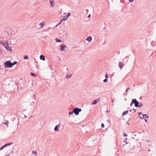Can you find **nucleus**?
Listing matches in <instances>:
<instances>
[{
  "label": "nucleus",
  "instance_id": "nucleus-11",
  "mask_svg": "<svg viewBox=\"0 0 156 156\" xmlns=\"http://www.w3.org/2000/svg\"><path fill=\"white\" fill-rule=\"evenodd\" d=\"M65 47L64 45H62L61 46V51H65Z\"/></svg>",
  "mask_w": 156,
  "mask_h": 156
},
{
  "label": "nucleus",
  "instance_id": "nucleus-29",
  "mask_svg": "<svg viewBox=\"0 0 156 156\" xmlns=\"http://www.w3.org/2000/svg\"><path fill=\"white\" fill-rule=\"evenodd\" d=\"M73 113H74V112H73H73H71V111L69 113V115H73Z\"/></svg>",
  "mask_w": 156,
  "mask_h": 156
},
{
  "label": "nucleus",
  "instance_id": "nucleus-56",
  "mask_svg": "<svg viewBox=\"0 0 156 156\" xmlns=\"http://www.w3.org/2000/svg\"><path fill=\"white\" fill-rule=\"evenodd\" d=\"M50 27H49V28H48V29H50Z\"/></svg>",
  "mask_w": 156,
  "mask_h": 156
},
{
  "label": "nucleus",
  "instance_id": "nucleus-34",
  "mask_svg": "<svg viewBox=\"0 0 156 156\" xmlns=\"http://www.w3.org/2000/svg\"><path fill=\"white\" fill-rule=\"evenodd\" d=\"M62 20H61V21L58 23V24H57L56 26V27H57V26L58 25L62 23Z\"/></svg>",
  "mask_w": 156,
  "mask_h": 156
},
{
  "label": "nucleus",
  "instance_id": "nucleus-19",
  "mask_svg": "<svg viewBox=\"0 0 156 156\" xmlns=\"http://www.w3.org/2000/svg\"><path fill=\"white\" fill-rule=\"evenodd\" d=\"M55 41H56V42H60L62 41V40H59L57 38H56L55 39Z\"/></svg>",
  "mask_w": 156,
  "mask_h": 156
},
{
  "label": "nucleus",
  "instance_id": "nucleus-32",
  "mask_svg": "<svg viewBox=\"0 0 156 156\" xmlns=\"http://www.w3.org/2000/svg\"><path fill=\"white\" fill-rule=\"evenodd\" d=\"M107 81V79L106 78L103 81V82H106Z\"/></svg>",
  "mask_w": 156,
  "mask_h": 156
},
{
  "label": "nucleus",
  "instance_id": "nucleus-18",
  "mask_svg": "<svg viewBox=\"0 0 156 156\" xmlns=\"http://www.w3.org/2000/svg\"><path fill=\"white\" fill-rule=\"evenodd\" d=\"M9 123L8 121H6L5 122V123H3L5 125L7 126H8V124Z\"/></svg>",
  "mask_w": 156,
  "mask_h": 156
},
{
  "label": "nucleus",
  "instance_id": "nucleus-10",
  "mask_svg": "<svg viewBox=\"0 0 156 156\" xmlns=\"http://www.w3.org/2000/svg\"><path fill=\"white\" fill-rule=\"evenodd\" d=\"M30 105L32 108H34L35 107V103L34 102H32L30 103Z\"/></svg>",
  "mask_w": 156,
  "mask_h": 156
},
{
  "label": "nucleus",
  "instance_id": "nucleus-35",
  "mask_svg": "<svg viewBox=\"0 0 156 156\" xmlns=\"http://www.w3.org/2000/svg\"><path fill=\"white\" fill-rule=\"evenodd\" d=\"M69 17L71 15V14L70 13H68V14H67V15Z\"/></svg>",
  "mask_w": 156,
  "mask_h": 156
},
{
  "label": "nucleus",
  "instance_id": "nucleus-13",
  "mask_svg": "<svg viewBox=\"0 0 156 156\" xmlns=\"http://www.w3.org/2000/svg\"><path fill=\"white\" fill-rule=\"evenodd\" d=\"M92 40V37L90 36L88 37L86 39V40L89 41V42H90Z\"/></svg>",
  "mask_w": 156,
  "mask_h": 156
},
{
  "label": "nucleus",
  "instance_id": "nucleus-15",
  "mask_svg": "<svg viewBox=\"0 0 156 156\" xmlns=\"http://www.w3.org/2000/svg\"><path fill=\"white\" fill-rule=\"evenodd\" d=\"M12 144V143L11 142V143L6 144L4 145H5V147H7V146H9Z\"/></svg>",
  "mask_w": 156,
  "mask_h": 156
},
{
  "label": "nucleus",
  "instance_id": "nucleus-24",
  "mask_svg": "<svg viewBox=\"0 0 156 156\" xmlns=\"http://www.w3.org/2000/svg\"><path fill=\"white\" fill-rule=\"evenodd\" d=\"M28 57L27 55H25L23 57V58L25 59H27L28 58Z\"/></svg>",
  "mask_w": 156,
  "mask_h": 156
},
{
  "label": "nucleus",
  "instance_id": "nucleus-9",
  "mask_svg": "<svg viewBox=\"0 0 156 156\" xmlns=\"http://www.w3.org/2000/svg\"><path fill=\"white\" fill-rule=\"evenodd\" d=\"M99 99H96L93 101V102H92V104L93 105H95L99 102Z\"/></svg>",
  "mask_w": 156,
  "mask_h": 156
},
{
  "label": "nucleus",
  "instance_id": "nucleus-28",
  "mask_svg": "<svg viewBox=\"0 0 156 156\" xmlns=\"http://www.w3.org/2000/svg\"><path fill=\"white\" fill-rule=\"evenodd\" d=\"M51 7H53L55 6V5L53 3H52V4H51Z\"/></svg>",
  "mask_w": 156,
  "mask_h": 156
},
{
  "label": "nucleus",
  "instance_id": "nucleus-25",
  "mask_svg": "<svg viewBox=\"0 0 156 156\" xmlns=\"http://www.w3.org/2000/svg\"><path fill=\"white\" fill-rule=\"evenodd\" d=\"M105 77L107 79L108 77V75L107 73H106L105 75Z\"/></svg>",
  "mask_w": 156,
  "mask_h": 156
},
{
  "label": "nucleus",
  "instance_id": "nucleus-49",
  "mask_svg": "<svg viewBox=\"0 0 156 156\" xmlns=\"http://www.w3.org/2000/svg\"><path fill=\"white\" fill-rule=\"evenodd\" d=\"M129 111H130V112H131V110H129Z\"/></svg>",
  "mask_w": 156,
  "mask_h": 156
},
{
  "label": "nucleus",
  "instance_id": "nucleus-48",
  "mask_svg": "<svg viewBox=\"0 0 156 156\" xmlns=\"http://www.w3.org/2000/svg\"><path fill=\"white\" fill-rule=\"evenodd\" d=\"M112 103H113V100H112Z\"/></svg>",
  "mask_w": 156,
  "mask_h": 156
},
{
  "label": "nucleus",
  "instance_id": "nucleus-46",
  "mask_svg": "<svg viewBox=\"0 0 156 156\" xmlns=\"http://www.w3.org/2000/svg\"><path fill=\"white\" fill-rule=\"evenodd\" d=\"M126 144H128L127 142L126 141Z\"/></svg>",
  "mask_w": 156,
  "mask_h": 156
},
{
  "label": "nucleus",
  "instance_id": "nucleus-33",
  "mask_svg": "<svg viewBox=\"0 0 156 156\" xmlns=\"http://www.w3.org/2000/svg\"><path fill=\"white\" fill-rule=\"evenodd\" d=\"M143 104L141 103H140V105H139V106H138V107H141L143 106Z\"/></svg>",
  "mask_w": 156,
  "mask_h": 156
},
{
  "label": "nucleus",
  "instance_id": "nucleus-37",
  "mask_svg": "<svg viewBox=\"0 0 156 156\" xmlns=\"http://www.w3.org/2000/svg\"><path fill=\"white\" fill-rule=\"evenodd\" d=\"M123 135H124V136H127V134H123Z\"/></svg>",
  "mask_w": 156,
  "mask_h": 156
},
{
  "label": "nucleus",
  "instance_id": "nucleus-36",
  "mask_svg": "<svg viewBox=\"0 0 156 156\" xmlns=\"http://www.w3.org/2000/svg\"><path fill=\"white\" fill-rule=\"evenodd\" d=\"M104 126H104V124L103 123H102V124H101V127H104Z\"/></svg>",
  "mask_w": 156,
  "mask_h": 156
},
{
  "label": "nucleus",
  "instance_id": "nucleus-3",
  "mask_svg": "<svg viewBox=\"0 0 156 156\" xmlns=\"http://www.w3.org/2000/svg\"><path fill=\"white\" fill-rule=\"evenodd\" d=\"M37 123L38 125H37V127L38 129H41L44 124V121L42 120L38 121L37 122Z\"/></svg>",
  "mask_w": 156,
  "mask_h": 156
},
{
  "label": "nucleus",
  "instance_id": "nucleus-17",
  "mask_svg": "<svg viewBox=\"0 0 156 156\" xmlns=\"http://www.w3.org/2000/svg\"><path fill=\"white\" fill-rule=\"evenodd\" d=\"M128 111H124L122 113V115H125L126 114L128 113Z\"/></svg>",
  "mask_w": 156,
  "mask_h": 156
},
{
  "label": "nucleus",
  "instance_id": "nucleus-30",
  "mask_svg": "<svg viewBox=\"0 0 156 156\" xmlns=\"http://www.w3.org/2000/svg\"><path fill=\"white\" fill-rule=\"evenodd\" d=\"M54 2V0H50V2L51 4H52V3H53Z\"/></svg>",
  "mask_w": 156,
  "mask_h": 156
},
{
  "label": "nucleus",
  "instance_id": "nucleus-51",
  "mask_svg": "<svg viewBox=\"0 0 156 156\" xmlns=\"http://www.w3.org/2000/svg\"><path fill=\"white\" fill-rule=\"evenodd\" d=\"M126 140H127V138H126Z\"/></svg>",
  "mask_w": 156,
  "mask_h": 156
},
{
  "label": "nucleus",
  "instance_id": "nucleus-47",
  "mask_svg": "<svg viewBox=\"0 0 156 156\" xmlns=\"http://www.w3.org/2000/svg\"><path fill=\"white\" fill-rule=\"evenodd\" d=\"M151 151V150L150 149H149V150H148V151Z\"/></svg>",
  "mask_w": 156,
  "mask_h": 156
},
{
  "label": "nucleus",
  "instance_id": "nucleus-40",
  "mask_svg": "<svg viewBox=\"0 0 156 156\" xmlns=\"http://www.w3.org/2000/svg\"><path fill=\"white\" fill-rule=\"evenodd\" d=\"M66 17H67V19H68V18L69 17V16L67 15H66Z\"/></svg>",
  "mask_w": 156,
  "mask_h": 156
},
{
  "label": "nucleus",
  "instance_id": "nucleus-43",
  "mask_svg": "<svg viewBox=\"0 0 156 156\" xmlns=\"http://www.w3.org/2000/svg\"><path fill=\"white\" fill-rule=\"evenodd\" d=\"M141 114V112H140V113H139V115H140Z\"/></svg>",
  "mask_w": 156,
  "mask_h": 156
},
{
  "label": "nucleus",
  "instance_id": "nucleus-16",
  "mask_svg": "<svg viewBox=\"0 0 156 156\" xmlns=\"http://www.w3.org/2000/svg\"><path fill=\"white\" fill-rule=\"evenodd\" d=\"M147 115L146 114H142V117H141V116H140V117L141 119H143L144 118V116H146Z\"/></svg>",
  "mask_w": 156,
  "mask_h": 156
},
{
  "label": "nucleus",
  "instance_id": "nucleus-54",
  "mask_svg": "<svg viewBox=\"0 0 156 156\" xmlns=\"http://www.w3.org/2000/svg\"><path fill=\"white\" fill-rule=\"evenodd\" d=\"M140 116H141V117H142V114L141 115H140Z\"/></svg>",
  "mask_w": 156,
  "mask_h": 156
},
{
  "label": "nucleus",
  "instance_id": "nucleus-52",
  "mask_svg": "<svg viewBox=\"0 0 156 156\" xmlns=\"http://www.w3.org/2000/svg\"><path fill=\"white\" fill-rule=\"evenodd\" d=\"M9 156V155H6V156Z\"/></svg>",
  "mask_w": 156,
  "mask_h": 156
},
{
  "label": "nucleus",
  "instance_id": "nucleus-12",
  "mask_svg": "<svg viewBox=\"0 0 156 156\" xmlns=\"http://www.w3.org/2000/svg\"><path fill=\"white\" fill-rule=\"evenodd\" d=\"M40 59L42 60L43 61H44L45 60L44 56L43 55H40Z\"/></svg>",
  "mask_w": 156,
  "mask_h": 156
},
{
  "label": "nucleus",
  "instance_id": "nucleus-38",
  "mask_svg": "<svg viewBox=\"0 0 156 156\" xmlns=\"http://www.w3.org/2000/svg\"><path fill=\"white\" fill-rule=\"evenodd\" d=\"M134 0H129V1L130 2H132Z\"/></svg>",
  "mask_w": 156,
  "mask_h": 156
},
{
  "label": "nucleus",
  "instance_id": "nucleus-21",
  "mask_svg": "<svg viewBox=\"0 0 156 156\" xmlns=\"http://www.w3.org/2000/svg\"><path fill=\"white\" fill-rule=\"evenodd\" d=\"M130 88H128V89H127L126 90L125 92V93L124 94H125V95H126L127 94V91H128V90Z\"/></svg>",
  "mask_w": 156,
  "mask_h": 156
},
{
  "label": "nucleus",
  "instance_id": "nucleus-27",
  "mask_svg": "<svg viewBox=\"0 0 156 156\" xmlns=\"http://www.w3.org/2000/svg\"><path fill=\"white\" fill-rule=\"evenodd\" d=\"M5 145H4L3 146L1 147L0 148V150H2L5 147Z\"/></svg>",
  "mask_w": 156,
  "mask_h": 156
},
{
  "label": "nucleus",
  "instance_id": "nucleus-5",
  "mask_svg": "<svg viewBox=\"0 0 156 156\" xmlns=\"http://www.w3.org/2000/svg\"><path fill=\"white\" fill-rule=\"evenodd\" d=\"M81 108H75L73 110V112L76 115H78L79 112H81Z\"/></svg>",
  "mask_w": 156,
  "mask_h": 156
},
{
  "label": "nucleus",
  "instance_id": "nucleus-42",
  "mask_svg": "<svg viewBox=\"0 0 156 156\" xmlns=\"http://www.w3.org/2000/svg\"><path fill=\"white\" fill-rule=\"evenodd\" d=\"M145 121H146V122H147V120L146 119H145Z\"/></svg>",
  "mask_w": 156,
  "mask_h": 156
},
{
  "label": "nucleus",
  "instance_id": "nucleus-53",
  "mask_svg": "<svg viewBox=\"0 0 156 156\" xmlns=\"http://www.w3.org/2000/svg\"><path fill=\"white\" fill-rule=\"evenodd\" d=\"M108 112H109V111H108Z\"/></svg>",
  "mask_w": 156,
  "mask_h": 156
},
{
  "label": "nucleus",
  "instance_id": "nucleus-1",
  "mask_svg": "<svg viewBox=\"0 0 156 156\" xmlns=\"http://www.w3.org/2000/svg\"><path fill=\"white\" fill-rule=\"evenodd\" d=\"M17 63V62L16 61H14L13 63H11L10 61L9 60L5 62L4 65L5 68H11L16 64Z\"/></svg>",
  "mask_w": 156,
  "mask_h": 156
},
{
  "label": "nucleus",
  "instance_id": "nucleus-2",
  "mask_svg": "<svg viewBox=\"0 0 156 156\" xmlns=\"http://www.w3.org/2000/svg\"><path fill=\"white\" fill-rule=\"evenodd\" d=\"M0 44H2L6 50L10 51H12L11 48L9 47L8 44L7 42H3L2 41H0Z\"/></svg>",
  "mask_w": 156,
  "mask_h": 156
},
{
  "label": "nucleus",
  "instance_id": "nucleus-23",
  "mask_svg": "<svg viewBox=\"0 0 156 156\" xmlns=\"http://www.w3.org/2000/svg\"><path fill=\"white\" fill-rule=\"evenodd\" d=\"M40 25L42 27L43 26L44 24V22H42V23H40Z\"/></svg>",
  "mask_w": 156,
  "mask_h": 156
},
{
  "label": "nucleus",
  "instance_id": "nucleus-31",
  "mask_svg": "<svg viewBox=\"0 0 156 156\" xmlns=\"http://www.w3.org/2000/svg\"><path fill=\"white\" fill-rule=\"evenodd\" d=\"M30 75H32V76H36V75L34 73H30Z\"/></svg>",
  "mask_w": 156,
  "mask_h": 156
},
{
  "label": "nucleus",
  "instance_id": "nucleus-55",
  "mask_svg": "<svg viewBox=\"0 0 156 156\" xmlns=\"http://www.w3.org/2000/svg\"><path fill=\"white\" fill-rule=\"evenodd\" d=\"M148 146H150V144H148Z\"/></svg>",
  "mask_w": 156,
  "mask_h": 156
},
{
  "label": "nucleus",
  "instance_id": "nucleus-26",
  "mask_svg": "<svg viewBox=\"0 0 156 156\" xmlns=\"http://www.w3.org/2000/svg\"><path fill=\"white\" fill-rule=\"evenodd\" d=\"M134 100H134V99H133L132 100V102H131V104H130V106H131L132 105H133V103H134Z\"/></svg>",
  "mask_w": 156,
  "mask_h": 156
},
{
  "label": "nucleus",
  "instance_id": "nucleus-50",
  "mask_svg": "<svg viewBox=\"0 0 156 156\" xmlns=\"http://www.w3.org/2000/svg\"><path fill=\"white\" fill-rule=\"evenodd\" d=\"M32 111H34V110H33H33H32Z\"/></svg>",
  "mask_w": 156,
  "mask_h": 156
},
{
  "label": "nucleus",
  "instance_id": "nucleus-41",
  "mask_svg": "<svg viewBox=\"0 0 156 156\" xmlns=\"http://www.w3.org/2000/svg\"><path fill=\"white\" fill-rule=\"evenodd\" d=\"M133 110L135 111V112H136V110L134 109H133Z\"/></svg>",
  "mask_w": 156,
  "mask_h": 156
},
{
  "label": "nucleus",
  "instance_id": "nucleus-22",
  "mask_svg": "<svg viewBox=\"0 0 156 156\" xmlns=\"http://www.w3.org/2000/svg\"><path fill=\"white\" fill-rule=\"evenodd\" d=\"M32 153L33 154H34L35 156L37 155V152L35 151H32Z\"/></svg>",
  "mask_w": 156,
  "mask_h": 156
},
{
  "label": "nucleus",
  "instance_id": "nucleus-6",
  "mask_svg": "<svg viewBox=\"0 0 156 156\" xmlns=\"http://www.w3.org/2000/svg\"><path fill=\"white\" fill-rule=\"evenodd\" d=\"M134 103L135 104V106L136 107H138V106H139V102L136 101V99H134Z\"/></svg>",
  "mask_w": 156,
  "mask_h": 156
},
{
  "label": "nucleus",
  "instance_id": "nucleus-4",
  "mask_svg": "<svg viewBox=\"0 0 156 156\" xmlns=\"http://www.w3.org/2000/svg\"><path fill=\"white\" fill-rule=\"evenodd\" d=\"M143 141L146 140L147 142H150V140L149 138V135L147 134H145L144 135V137L143 139Z\"/></svg>",
  "mask_w": 156,
  "mask_h": 156
},
{
  "label": "nucleus",
  "instance_id": "nucleus-44",
  "mask_svg": "<svg viewBox=\"0 0 156 156\" xmlns=\"http://www.w3.org/2000/svg\"><path fill=\"white\" fill-rule=\"evenodd\" d=\"M2 53V51L0 50V54Z\"/></svg>",
  "mask_w": 156,
  "mask_h": 156
},
{
  "label": "nucleus",
  "instance_id": "nucleus-14",
  "mask_svg": "<svg viewBox=\"0 0 156 156\" xmlns=\"http://www.w3.org/2000/svg\"><path fill=\"white\" fill-rule=\"evenodd\" d=\"M67 18L66 16H64L63 18L62 19V21H65L67 20Z\"/></svg>",
  "mask_w": 156,
  "mask_h": 156
},
{
  "label": "nucleus",
  "instance_id": "nucleus-20",
  "mask_svg": "<svg viewBox=\"0 0 156 156\" xmlns=\"http://www.w3.org/2000/svg\"><path fill=\"white\" fill-rule=\"evenodd\" d=\"M71 76V75L70 74H67L66 77L67 78H69Z\"/></svg>",
  "mask_w": 156,
  "mask_h": 156
},
{
  "label": "nucleus",
  "instance_id": "nucleus-45",
  "mask_svg": "<svg viewBox=\"0 0 156 156\" xmlns=\"http://www.w3.org/2000/svg\"><path fill=\"white\" fill-rule=\"evenodd\" d=\"M90 16V15L88 16V17H89Z\"/></svg>",
  "mask_w": 156,
  "mask_h": 156
},
{
  "label": "nucleus",
  "instance_id": "nucleus-8",
  "mask_svg": "<svg viewBox=\"0 0 156 156\" xmlns=\"http://www.w3.org/2000/svg\"><path fill=\"white\" fill-rule=\"evenodd\" d=\"M60 125L59 124L56 125L55 128L54 130L55 131H58L59 130V128Z\"/></svg>",
  "mask_w": 156,
  "mask_h": 156
},
{
  "label": "nucleus",
  "instance_id": "nucleus-39",
  "mask_svg": "<svg viewBox=\"0 0 156 156\" xmlns=\"http://www.w3.org/2000/svg\"><path fill=\"white\" fill-rule=\"evenodd\" d=\"M146 117H145V118L146 119H148V115H146Z\"/></svg>",
  "mask_w": 156,
  "mask_h": 156
},
{
  "label": "nucleus",
  "instance_id": "nucleus-57",
  "mask_svg": "<svg viewBox=\"0 0 156 156\" xmlns=\"http://www.w3.org/2000/svg\"><path fill=\"white\" fill-rule=\"evenodd\" d=\"M155 52H156V51H155Z\"/></svg>",
  "mask_w": 156,
  "mask_h": 156
},
{
  "label": "nucleus",
  "instance_id": "nucleus-7",
  "mask_svg": "<svg viewBox=\"0 0 156 156\" xmlns=\"http://www.w3.org/2000/svg\"><path fill=\"white\" fill-rule=\"evenodd\" d=\"M119 65L120 68L121 69L124 66V64L123 63L121 62H119Z\"/></svg>",
  "mask_w": 156,
  "mask_h": 156
}]
</instances>
